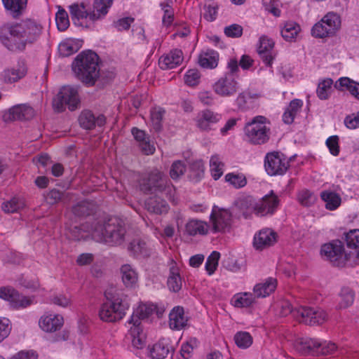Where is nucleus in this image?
Listing matches in <instances>:
<instances>
[{
  "instance_id": "nucleus-39",
  "label": "nucleus",
  "mask_w": 359,
  "mask_h": 359,
  "mask_svg": "<svg viewBox=\"0 0 359 359\" xmlns=\"http://www.w3.org/2000/svg\"><path fill=\"white\" fill-rule=\"evenodd\" d=\"M95 204L88 201H83L73 206L72 212L77 217L90 215L95 211Z\"/></svg>"
},
{
  "instance_id": "nucleus-24",
  "label": "nucleus",
  "mask_w": 359,
  "mask_h": 359,
  "mask_svg": "<svg viewBox=\"0 0 359 359\" xmlns=\"http://www.w3.org/2000/svg\"><path fill=\"white\" fill-rule=\"evenodd\" d=\"M188 318L184 316L182 306L174 307L169 313V326L172 330H180L187 325Z\"/></svg>"
},
{
  "instance_id": "nucleus-54",
  "label": "nucleus",
  "mask_w": 359,
  "mask_h": 359,
  "mask_svg": "<svg viewBox=\"0 0 359 359\" xmlns=\"http://www.w3.org/2000/svg\"><path fill=\"white\" fill-rule=\"evenodd\" d=\"M186 171V165L182 161H176L172 163L170 175L172 180H177L180 177L183 175Z\"/></svg>"
},
{
  "instance_id": "nucleus-18",
  "label": "nucleus",
  "mask_w": 359,
  "mask_h": 359,
  "mask_svg": "<svg viewBox=\"0 0 359 359\" xmlns=\"http://www.w3.org/2000/svg\"><path fill=\"white\" fill-rule=\"evenodd\" d=\"M79 122L83 128L86 130H92L95 127V126H104L106 122V118L102 114L95 117L91 111L84 110L79 117Z\"/></svg>"
},
{
  "instance_id": "nucleus-25",
  "label": "nucleus",
  "mask_w": 359,
  "mask_h": 359,
  "mask_svg": "<svg viewBox=\"0 0 359 359\" xmlns=\"http://www.w3.org/2000/svg\"><path fill=\"white\" fill-rule=\"evenodd\" d=\"M274 46V42L266 36H262L259 39L258 46V53L263 62L269 67L271 66L273 60L272 50Z\"/></svg>"
},
{
  "instance_id": "nucleus-12",
  "label": "nucleus",
  "mask_w": 359,
  "mask_h": 359,
  "mask_svg": "<svg viewBox=\"0 0 359 359\" xmlns=\"http://www.w3.org/2000/svg\"><path fill=\"white\" fill-rule=\"evenodd\" d=\"M0 298L9 302L11 308L15 309H25L33 303V299L20 294L11 286L0 287Z\"/></svg>"
},
{
  "instance_id": "nucleus-53",
  "label": "nucleus",
  "mask_w": 359,
  "mask_h": 359,
  "mask_svg": "<svg viewBox=\"0 0 359 359\" xmlns=\"http://www.w3.org/2000/svg\"><path fill=\"white\" fill-rule=\"evenodd\" d=\"M254 293H244L235 298L233 305L236 307H248L255 302Z\"/></svg>"
},
{
  "instance_id": "nucleus-11",
  "label": "nucleus",
  "mask_w": 359,
  "mask_h": 359,
  "mask_svg": "<svg viewBox=\"0 0 359 359\" xmlns=\"http://www.w3.org/2000/svg\"><path fill=\"white\" fill-rule=\"evenodd\" d=\"M320 252L335 266H343L346 261L351 259L352 253L345 252L343 243L339 240L323 245Z\"/></svg>"
},
{
  "instance_id": "nucleus-56",
  "label": "nucleus",
  "mask_w": 359,
  "mask_h": 359,
  "mask_svg": "<svg viewBox=\"0 0 359 359\" xmlns=\"http://www.w3.org/2000/svg\"><path fill=\"white\" fill-rule=\"evenodd\" d=\"M11 330V320L7 318L0 317V343L9 336Z\"/></svg>"
},
{
  "instance_id": "nucleus-48",
  "label": "nucleus",
  "mask_w": 359,
  "mask_h": 359,
  "mask_svg": "<svg viewBox=\"0 0 359 359\" xmlns=\"http://www.w3.org/2000/svg\"><path fill=\"white\" fill-rule=\"evenodd\" d=\"M236 344L241 348H247L252 344V337L247 332H238L234 336Z\"/></svg>"
},
{
  "instance_id": "nucleus-5",
  "label": "nucleus",
  "mask_w": 359,
  "mask_h": 359,
  "mask_svg": "<svg viewBox=\"0 0 359 359\" xmlns=\"http://www.w3.org/2000/svg\"><path fill=\"white\" fill-rule=\"evenodd\" d=\"M290 313L300 323L308 325H321L327 319L326 312L320 308L300 306L293 309L289 302L282 303L280 314L287 316Z\"/></svg>"
},
{
  "instance_id": "nucleus-40",
  "label": "nucleus",
  "mask_w": 359,
  "mask_h": 359,
  "mask_svg": "<svg viewBox=\"0 0 359 359\" xmlns=\"http://www.w3.org/2000/svg\"><path fill=\"white\" fill-rule=\"evenodd\" d=\"M325 23L327 26V29L334 34L338 31L341 27L340 16L334 12H329L320 20Z\"/></svg>"
},
{
  "instance_id": "nucleus-46",
  "label": "nucleus",
  "mask_w": 359,
  "mask_h": 359,
  "mask_svg": "<svg viewBox=\"0 0 359 359\" xmlns=\"http://www.w3.org/2000/svg\"><path fill=\"white\" fill-rule=\"evenodd\" d=\"M333 84V81L331 79H326L323 80L321 82L318 83L316 93L319 99L320 100H327L328 99L332 86Z\"/></svg>"
},
{
  "instance_id": "nucleus-20",
  "label": "nucleus",
  "mask_w": 359,
  "mask_h": 359,
  "mask_svg": "<svg viewBox=\"0 0 359 359\" xmlns=\"http://www.w3.org/2000/svg\"><path fill=\"white\" fill-rule=\"evenodd\" d=\"M156 309V306L153 304H142L135 311L128 321L135 327V331L138 330L140 325V320L149 318Z\"/></svg>"
},
{
  "instance_id": "nucleus-42",
  "label": "nucleus",
  "mask_w": 359,
  "mask_h": 359,
  "mask_svg": "<svg viewBox=\"0 0 359 359\" xmlns=\"http://www.w3.org/2000/svg\"><path fill=\"white\" fill-rule=\"evenodd\" d=\"M165 111L161 107H155L151 110V126L155 132H160L162 130V122Z\"/></svg>"
},
{
  "instance_id": "nucleus-55",
  "label": "nucleus",
  "mask_w": 359,
  "mask_h": 359,
  "mask_svg": "<svg viewBox=\"0 0 359 359\" xmlns=\"http://www.w3.org/2000/svg\"><path fill=\"white\" fill-rule=\"evenodd\" d=\"M220 257V254L217 251H213L208 257L205 262V269L208 274H212L218 266V262Z\"/></svg>"
},
{
  "instance_id": "nucleus-59",
  "label": "nucleus",
  "mask_w": 359,
  "mask_h": 359,
  "mask_svg": "<svg viewBox=\"0 0 359 359\" xmlns=\"http://www.w3.org/2000/svg\"><path fill=\"white\" fill-rule=\"evenodd\" d=\"M265 9L272 13L276 17H279L280 11L278 8L280 5L279 0H262Z\"/></svg>"
},
{
  "instance_id": "nucleus-51",
  "label": "nucleus",
  "mask_w": 359,
  "mask_h": 359,
  "mask_svg": "<svg viewBox=\"0 0 359 359\" xmlns=\"http://www.w3.org/2000/svg\"><path fill=\"white\" fill-rule=\"evenodd\" d=\"M225 180L236 189L243 187L247 183L246 178L243 174L228 173L225 176Z\"/></svg>"
},
{
  "instance_id": "nucleus-38",
  "label": "nucleus",
  "mask_w": 359,
  "mask_h": 359,
  "mask_svg": "<svg viewBox=\"0 0 359 359\" xmlns=\"http://www.w3.org/2000/svg\"><path fill=\"white\" fill-rule=\"evenodd\" d=\"M167 284L169 290L174 292H177L181 289L182 279L177 267H170Z\"/></svg>"
},
{
  "instance_id": "nucleus-61",
  "label": "nucleus",
  "mask_w": 359,
  "mask_h": 359,
  "mask_svg": "<svg viewBox=\"0 0 359 359\" xmlns=\"http://www.w3.org/2000/svg\"><path fill=\"white\" fill-rule=\"evenodd\" d=\"M203 9L205 11L203 16L207 20L212 22L216 19L218 9V6L216 4H205Z\"/></svg>"
},
{
  "instance_id": "nucleus-22",
  "label": "nucleus",
  "mask_w": 359,
  "mask_h": 359,
  "mask_svg": "<svg viewBox=\"0 0 359 359\" xmlns=\"http://www.w3.org/2000/svg\"><path fill=\"white\" fill-rule=\"evenodd\" d=\"M160 194H156L154 196L149 197L145 201V207L147 210L151 213L156 215H162L168 212L170 207L165 200H164Z\"/></svg>"
},
{
  "instance_id": "nucleus-1",
  "label": "nucleus",
  "mask_w": 359,
  "mask_h": 359,
  "mask_svg": "<svg viewBox=\"0 0 359 359\" xmlns=\"http://www.w3.org/2000/svg\"><path fill=\"white\" fill-rule=\"evenodd\" d=\"M42 32V25L32 19L22 20L19 23H7L0 27V41L11 51H22L27 44L38 41Z\"/></svg>"
},
{
  "instance_id": "nucleus-47",
  "label": "nucleus",
  "mask_w": 359,
  "mask_h": 359,
  "mask_svg": "<svg viewBox=\"0 0 359 359\" xmlns=\"http://www.w3.org/2000/svg\"><path fill=\"white\" fill-rule=\"evenodd\" d=\"M341 301L339 304V309H346L353 303L354 293L348 287H343L339 294Z\"/></svg>"
},
{
  "instance_id": "nucleus-2",
  "label": "nucleus",
  "mask_w": 359,
  "mask_h": 359,
  "mask_svg": "<svg viewBox=\"0 0 359 359\" xmlns=\"http://www.w3.org/2000/svg\"><path fill=\"white\" fill-rule=\"evenodd\" d=\"M88 231L95 241L109 246H120L127 237L126 223L118 217H110L93 223Z\"/></svg>"
},
{
  "instance_id": "nucleus-36",
  "label": "nucleus",
  "mask_w": 359,
  "mask_h": 359,
  "mask_svg": "<svg viewBox=\"0 0 359 359\" xmlns=\"http://www.w3.org/2000/svg\"><path fill=\"white\" fill-rule=\"evenodd\" d=\"M204 176V165L201 160L194 161L189 164V177L194 182H199Z\"/></svg>"
},
{
  "instance_id": "nucleus-16",
  "label": "nucleus",
  "mask_w": 359,
  "mask_h": 359,
  "mask_svg": "<svg viewBox=\"0 0 359 359\" xmlns=\"http://www.w3.org/2000/svg\"><path fill=\"white\" fill-rule=\"evenodd\" d=\"M278 203V197L271 191L270 194L264 196L256 203L253 209L257 215L264 216L267 214H273Z\"/></svg>"
},
{
  "instance_id": "nucleus-27",
  "label": "nucleus",
  "mask_w": 359,
  "mask_h": 359,
  "mask_svg": "<svg viewBox=\"0 0 359 359\" xmlns=\"http://www.w3.org/2000/svg\"><path fill=\"white\" fill-rule=\"evenodd\" d=\"M182 60V51L180 49H174L165 56L161 57L158 64L162 69H168L176 67Z\"/></svg>"
},
{
  "instance_id": "nucleus-15",
  "label": "nucleus",
  "mask_w": 359,
  "mask_h": 359,
  "mask_svg": "<svg viewBox=\"0 0 359 359\" xmlns=\"http://www.w3.org/2000/svg\"><path fill=\"white\" fill-rule=\"evenodd\" d=\"M210 219L212 222L214 231H223L230 226L231 213L228 210L220 209L214 206Z\"/></svg>"
},
{
  "instance_id": "nucleus-43",
  "label": "nucleus",
  "mask_w": 359,
  "mask_h": 359,
  "mask_svg": "<svg viewBox=\"0 0 359 359\" xmlns=\"http://www.w3.org/2000/svg\"><path fill=\"white\" fill-rule=\"evenodd\" d=\"M300 31V27L294 22H287L281 29V36L283 38L290 41L294 39Z\"/></svg>"
},
{
  "instance_id": "nucleus-35",
  "label": "nucleus",
  "mask_w": 359,
  "mask_h": 359,
  "mask_svg": "<svg viewBox=\"0 0 359 359\" xmlns=\"http://www.w3.org/2000/svg\"><path fill=\"white\" fill-rule=\"evenodd\" d=\"M322 200L325 203V208L330 210L337 209L341 204V197L331 191H323L320 193Z\"/></svg>"
},
{
  "instance_id": "nucleus-37",
  "label": "nucleus",
  "mask_w": 359,
  "mask_h": 359,
  "mask_svg": "<svg viewBox=\"0 0 359 359\" xmlns=\"http://www.w3.org/2000/svg\"><path fill=\"white\" fill-rule=\"evenodd\" d=\"M81 46V41L67 40L59 45V52L63 57H67L77 52Z\"/></svg>"
},
{
  "instance_id": "nucleus-7",
  "label": "nucleus",
  "mask_w": 359,
  "mask_h": 359,
  "mask_svg": "<svg viewBox=\"0 0 359 359\" xmlns=\"http://www.w3.org/2000/svg\"><path fill=\"white\" fill-rule=\"evenodd\" d=\"M294 346L296 351L301 355L311 356L332 354L337 348L334 343H320L311 338L298 339Z\"/></svg>"
},
{
  "instance_id": "nucleus-6",
  "label": "nucleus",
  "mask_w": 359,
  "mask_h": 359,
  "mask_svg": "<svg viewBox=\"0 0 359 359\" xmlns=\"http://www.w3.org/2000/svg\"><path fill=\"white\" fill-rule=\"evenodd\" d=\"M113 0H95L93 10L87 9L83 3L73 4L69 7L72 20L76 26H83L81 20L89 18L92 21L97 20L104 16L111 6Z\"/></svg>"
},
{
  "instance_id": "nucleus-41",
  "label": "nucleus",
  "mask_w": 359,
  "mask_h": 359,
  "mask_svg": "<svg viewBox=\"0 0 359 359\" xmlns=\"http://www.w3.org/2000/svg\"><path fill=\"white\" fill-rule=\"evenodd\" d=\"M4 7L10 11L14 17L21 14L25 8L27 0H2Z\"/></svg>"
},
{
  "instance_id": "nucleus-45",
  "label": "nucleus",
  "mask_w": 359,
  "mask_h": 359,
  "mask_svg": "<svg viewBox=\"0 0 359 359\" xmlns=\"http://www.w3.org/2000/svg\"><path fill=\"white\" fill-rule=\"evenodd\" d=\"M205 224L199 220H191L186 225V231L190 236H195L197 233L206 234L208 230Z\"/></svg>"
},
{
  "instance_id": "nucleus-64",
  "label": "nucleus",
  "mask_w": 359,
  "mask_h": 359,
  "mask_svg": "<svg viewBox=\"0 0 359 359\" xmlns=\"http://www.w3.org/2000/svg\"><path fill=\"white\" fill-rule=\"evenodd\" d=\"M344 123L348 128L355 129L359 127V111L357 114L347 116L344 119Z\"/></svg>"
},
{
  "instance_id": "nucleus-34",
  "label": "nucleus",
  "mask_w": 359,
  "mask_h": 359,
  "mask_svg": "<svg viewBox=\"0 0 359 359\" xmlns=\"http://www.w3.org/2000/svg\"><path fill=\"white\" fill-rule=\"evenodd\" d=\"M122 280L127 287H133L137 282V273L135 269L130 264H124L121 268Z\"/></svg>"
},
{
  "instance_id": "nucleus-49",
  "label": "nucleus",
  "mask_w": 359,
  "mask_h": 359,
  "mask_svg": "<svg viewBox=\"0 0 359 359\" xmlns=\"http://www.w3.org/2000/svg\"><path fill=\"white\" fill-rule=\"evenodd\" d=\"M55 21L57 29L60 31L66 30L69 26L68 14L65 9L59 7V10L55 15Z\"/></svg>"
},
{
  "instance_id": "nucleus-4",
  "label": "nucleus",
  "mask_w": 359,
  "mask_h": 359,
  "mask_svg": "<svg viewBox=\"0 0 359 359\" xmlns=\"http://www.w3.org/2000/svg\"><path fill=\"white\" fill-rule=\"evenodd\" d=\"M107 302L104 303L99 311L100 319L106 322H115L123 318L129 308L126 296L114 293L112 289L105 292Z\"/></svg>"
},
{
  "instance_id": "nucleus-21",
  "label": "nucleus",
  "mask_w": 359,
  "mask_h": 359,
  "mask_svg": "<svg viewBox=\"0 0 359 359\" xmlns=\"http://www.w3.org/2000/svg\"><path fill=\"white\" fill-rule=\"evenodd\" d=\"M221 119V115L210 110L201 111L197 116V126L202 130H209L213 128V125Z\"/></svg>"
},
{
  "instance_id": "nucleus-50",
  "label": "nucleus",
  "mask_w": 359,
  "mask_h": 359,
  "mask_svg": "<svg viewBox=\"0 0 359 359\" xmlns=\"http://www.w3.org/2000/svg\"><path fill=\"white\" fill-rule=\"evenodd\" d=\"M327 26L325 23L320 21L315 24L311 29V34L316 38H325L327 36H333L334 33L330 32L327 29Z\"/></svg>"
},
{
  "instance_id": "nucleus-19",
  "label": "nucleus",
  "mask_w": 359,
  "mask_h": 359,
  "mask_svg": "<svg viewBox=\"0 0 359 359\" xmlns=\"http://www.w3.org/2000/svg\"><path fill=\"white\" fill-rule=\"evenodd\" d=\"M276 233L271 229H262L254 237V247L257 250H262L271 246L276 242Z\"/></svg>"
},
{
  "instance_id": "nucleus-13",
  "label": "nucleus",
  "mask_w": 359,
  "mask_h": 359,
  "mask_svg": "<svg viewBox=\"0 0 359 359\" xmlns=\"http://www.w3.org/2000/svg\"><path fill=\"white\" fill-rule=\"evenodd\" d=\"M264 167L270 175H283L289 167V162L283 154L273 151L266 154Z\"/></svg>"
},
{
  "instance_id": "nucleus-58",
  "label": "nucleus",
  "mask_w": 359,
  "mask_h": 359,
  "mask_svg": "<svg viewBox=\"0 0 359 359\" xmlns=\"http://www.w3.org/2000/svg\"><path fill=\"white\" fill-rule=\"evenodd\" d=\"M200 74L197 69H189L184 75V82L190 86H194L199 83Z\"/></svg>"
},
{
  "instance_id": "nucleus-52",
  "label": "nucleus",
  "mask_w": 359,
  "mask_h": 359,
  "mask_svg": "<svg viewBox=\"0 0 359 359\" xmlns=\"http://www.w3.org/2000/svg\"><path fill=\"white\" fill-rule=\"evenodd\" d=\"M24 203L20 199L13 198L2 205V210L7 213H13L22 208Z\"/></svg>"
},
{
  "instance_id": "nucleus-17",
  "label": "nucleus",
  "mask_w": 359,
  "mask_h": 359,
  "mask_svg": "<svg viewBox=\"0 0 359 359\" xmlns=\"http://www.w3.org/2000/svg\"><path fill=\"white\" fill-rule=\"evenodd\" d=\"M130 255L135 257H149L154 253V249L146 240L141 238L133 239L128 245Z\"/></svg>"
},
{
  "instance_id": "nucleus-14",
  "label": "nucleus",
  "mask_w": 359,
  "mask_h": 359,
  "mask_svg": "<svg viewBox=\"0 0 359 359\" xmlns=\"http://www.w3.org/2000/svg\"><path fill=\"white\" fill-rule=\"evenodd\" d=\"M237 90L238 82L231 74H225L214 85L215 92L222 97L231 96L236 93Z\"/></svg>"
},
{
  "instance_id": "nucleus-30",
  "label": "nucleus",
  "mask_w": 359,
  "mask_h": 359,
  "mask_svg": "<svg viewBox=\"0 0 359 359\" xmlns=\"http://www.w3.org/2000/svg\"><path fill=\"white\" fill-rule=\"evenodd\" d=\"M277 286V280L273 278H269L264 283H257L255 285L253 293L255 297H265L273 292Z\"/></svg>"
},
{
  "instance_id": "nucleus-62",
  "label": "nucleus",
  "mask_w": 359,
  "mask_h": 359,
  "mask_svg": "<svg viewBox=\"0 0 359 359\" xmlns=\"http://www.w3.org/2000/svg\"><path fill=\"white\" fill-rule=\"evenodd\" d=\"M224 34L228 37L238 38L243 34V27L237 24H233L224 28Z\"/></svg>"
},
{
  "instance_id": "nucleus-26",
  "label": "nucleus",
  "mask_w": 359,
  "mask_h": 359,
  "mask_svg": "<svg viewBox=\"0 0 359 359\" xmlns=\"http://www.w3.org/2000/svg\"><path fill=\"white\" fill-rule=\"evenodd\" d=\"M34 115V111L32 107L26 104H18L9 109L6 118L10 121L29 120Z\"/></svg>"
},
{
  "instance_id": "nucleus-44",
  "label": "nucleus",
  "mask_w": 359,
  "mask_h": 359,
  "mask_svg": "<svg viewBox=\"0 0 359 359\" xmlns=\"http://www.w3.org/2000/svg\"><path fill=\"white\" fill-rule=\"evenodd\" d=\"M224 163L222 162L219 155L215 154L211 156L210 160V168L212 177L217 180L224 172Z\"/></svg>"
},
{
  "instance_id": "nucleus-63",
  "label": "nucleus",
  "mask_w": 359,
  "mask_h": 359,
  "mask_svg": "<svg viewBox=\"0 0 359 359\" xmlns=\"http://www.w3.org/2000/svg\"><path fill=\"white\" fill-rule=\"evenodd\" d=\"M353 81V80L348 77H341L337 81L334 87L339 90H344L346 89L349 91Z\"/></svg>"
},
{
  "instance_id": "nucleus-10",
  "label": "nucleus",
  "mask_w": 359,
  "mask_h": 359,
  "mask_svg": "<svg viewBox=\"0 0 359 359\" xmlns=\"http://www.w3.org/2000/svg\"><path fill=\"white\" fill-rule=\"evenodd\" d=\"M79 104L78 89L71 86L62 87L53 101V106L57 112L63 111L66 107L69 110L74 111Z\"/></svg>"
},
{
  "instance_id": "nucleus-33",
  "label": "nucleus",
  "mask_w": 359,
  "mask_h": 359,
  "mask_svg": "<svg viewBox=\"0 0 359 359\" xmlns=\"http://www.w3.org/2000/svg\"><path fill=\"white\" fill-rule=\"evenodd\" d=\"M345 241L347 248L354 250V252H351V258L354 257L359 259V229L351 230L346 233Z\"/></svg>"
},
{
  "instance_id": "nucleus-28",
  "label": "nucleus",
  "mask_w": 359,
  "mask_h": 359,
  "mask_svg": "<svg viewBox=\"0 0 359 359\" xmlns=\"http://www.w3.org/2000/svg\"><path fill=\"white\" fill-rule=\"evenodd\" d=\"M27 69L25 67V63L22 62L21 64L18 65V68L13 69H7L4 70L1 75V80L6 83H13L22 77H24L26 74Z\"/></svg>"
},
{
  "instance_id": "nucleus-3",
  "label": "nucleus",
  "mask_w": 359,
  "mask_h": 359,
  "mask_svg": "<svg viewBox=\"0 0 359 359\" xmlns=\"http://www.w3.org/2000/svg\"><path fill=\"white\" fill-rule=\"evenodd\" d=\"M98 55L91 51L79 54L72 63V69L76 77L83 83L93 86L99 76Z\"/></svg>"
},
{
  "instance_id": "nucleus-9",
  "label": "nucleus",
  "mask_w": 359,
  "mask_h": 359,
  "mask_svg": "<svg viewBox=\"0 0 359 359\" xmlns=\"http://www.w3.org/2000/svg\"><path fill=\"white\" fill-rule=\"evenodd\" d=\"M140 187L144 194H167L170 187L167 184V180L162 172L157 170H152L140 182Z\"/></svg>"
},
{
  "instance_id": "nucleus-60",
  "label": "nucleus",
  "mask_w": 359,
  "mask_h": 359,
  "mask_svg": "<svg viewBox=\"0 0 359 359\" xmlns=\"http://www.w3.org/2000/svg\"><path fill=\"white\" fill-rule=\"evenodd\" d=\"M326 145L328 147L330 152L333 156H338L339 154V137L337 135H332L328 137L326 140Z\"/></svg>"
},
{
  "instance_id": "nucleus-57",
  "label": "nucleus",
  "mask_w": 359,
  "mask_h": 359,
  "mask_svg": "<svg viewBox=\"0 0 359 359\" xmlns=\"http://www.w3.org/2000/svg\"><path fill=\"white\" fill-rule=\"evenodd\" d=\"M298 199L300 203L304 206H310L314 203L316 196L309 190H302L299 192Z\"/></svg>"
},
{
  "instance_id": "nucleus-31",
  "label": "nucleus",
  "mask_w": 359,
  "mask_h": 359,
  "mask_svg": "<svg viewBox=\"0 0 359 359\" xmlns=\"http://www.w3.org/2000/svg\"><path fill=\"white\" fill-rule=\"evenodd\" d=\"M219 54L213 50L202 52L198 57V63L204 68H215L217 66Z\"/></svg>"
},
{
  "instance_id": "nucleus-32",
  "label": "nucleus",
  "mask_w": 359,
  "mask_h": 359,
  "mask_svg": "<svg viewBox=\"0 0 359 359\" xmlns=\"http://www.w3.org/2000/svg\"><path fill=\"white\" fill-rule=\"evenodd\" d=\"M173 349L163 341L155 344L151 350V356L156 359H164L170 356L172 358Z\"/></svg>"
},
{
  "instance_id": "nucleus-29",
  "label": "nucleus",
  "mask_w": 359,
  "mask_h": 359,
  "mask_svg": "<svg viewBox=\"0 0 359 359\" xmlns=\"http://www.w3.org/2000/svg\"><path fill=\"white\" fill-rule=\"evenodd\" d=\"M43 197L49 205H55L58 203H62L65 205L69 203L72 198V196L70 193L61 191L56 189H53L46 194H44Z\"/></svg>"
},
{
  "instance_id": "nucleus-8",
  "label": "nucleus",
  "mask_w": 359,
  "mask_h": 359,
  "mask_svg": "<svg viewBox=\"0 0 359 359\" xmlns=\"http://www.w3.org/2000/svg\"><path fill=\"white\" fill-rule=\"evenodd\" d=\"M266 120L264 116H257L246 124L244 130L248 142L253 144H262L269 140L270 130L265 125Z\"/></svg>"
},
{
  "instance_id": "nucleus-23",
  "label": "nucleus",
  "mask_w": 359,
  "mask_h": 359,
  "mask_svg": "<svg viewBox=\"0 0 359 359\" xmlns=\"http://www.w3.org/2000/svg\"><path fill=\"white\" fill-rule=\"evenodd\" d=\"M63 323V318L60 315L48 314L40 318L39 325L43 331L53 332L60 330Z\"/></svg>"
}]
</instances>
